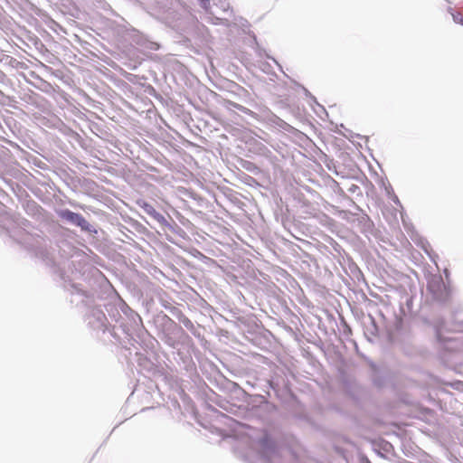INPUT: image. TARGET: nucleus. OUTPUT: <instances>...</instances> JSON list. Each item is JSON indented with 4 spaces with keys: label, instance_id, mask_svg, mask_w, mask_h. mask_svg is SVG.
<instances>
[{
    "label": "nucleus",
    "instance_id": "7ed1b4c3",
    "mask_svg": "<svg viewBox=\"0 0 463 463\" xmlns=\"http://www.w3.org/2000/svg\"><path fill=\"white\" fill-rule=\"evenodd\" d=\"M454 20L457 22V23H459L463 25V17H458V15L457 16H454Z\"/></svg>",
    "mask_w": 463,
    "mask_h": 463
},
{
    "label": "nucleus",
    "instance_id": "f257e3e1",
    "mask_svg": "<svg viewBox=\"0 0 463 463\" xmlns=\"http://www.w3.org/2000/svg\"><path fill=\"white\" fill-rule=\"evenodd\" d=\"M61 217L65 219L81 229H86L88 225V222L82 217L80 214L71 212L69 210L63 211L61 213Z\"/></svg>",
    "mask_w": 463,
    "mask_h": 463
},
{
    "label": "nucleus",
    "instance_id": "f03ea898",
    "mask_svg": "<svg viewBox=\"0 0 463 463\" xmlns=\"http://www.w3.org/2000/svg\"><path fill=\"white\" fill-rule=\"evenodd\" d=\"M200 1H201V5L203 8L207 9L209 7V5H210L209 0H200Z\"/></svg>",
    "mask_w": 463,
    "mask_h": 463
}]
</instances>
